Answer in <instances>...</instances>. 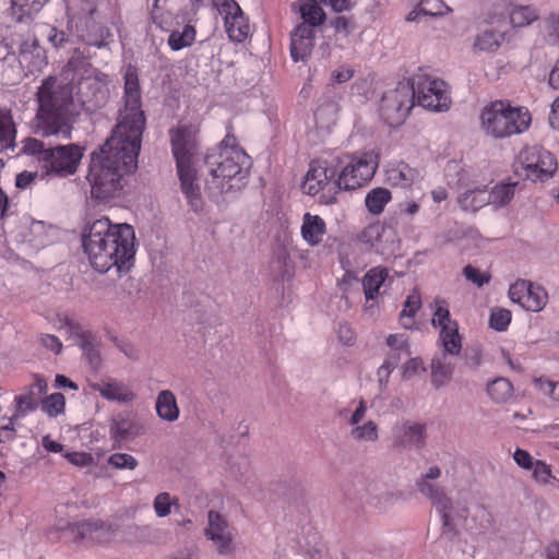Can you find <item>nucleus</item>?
Instances as JSON below:
<instances>
[{"label":"nucleus","mask_w":559,"mask_h":559,"mask_svg":"<svg viewBox=\"0 0 559 559\" xmlns=\"http://www.w3.org/2000/svg\"><path fill=\"white\" fill-rule=\"evenodd\" d=\"M316 32L309 25L298 24L290 35V57L295 62L306 61L314 47Z\"/></svg>","instance_id":"20"},{"label":"nucleus","mask_w":559,"mask_h":559,"mask_svg":"<svg viewBox=\"0 0 559 559\" xmlns=\"http://www.w3.org/2000/svg\"><path fill=\"white\" fill-rule=\"evenodd\" d=\"M531 120V114L526 108L513 107L503 100L491 102L480 114L483 129L496 139L524 132L528 129Z\"/></svg>","instance_id":"8"},{"label":"nucleus","mask_w":559,"mask_h":559,"mask_svg":"<svg viewBox=\"0 0 559 559\" xmlns=\"http://www.w3.org/2000/svg\"><path fill=\"white\" fill-rule=\"evenodd\" d=\"M419 11L426 15H441L445 8L442 0H420L418 4Z\"/></svg>","instance_id":"52"},{"label":"nucleus","mask_w":559,"mask_h":559,"mask_svg":"<svg viewBox=\"0 0 559 559\" xmlns=\"http://www.w3.org/2000/svg\"><path fill=\"white\" fill-rule=\"evenodd\" d=\"M174 503L168 492L158 493L154 499V510L157 516L164 518L170 513L171 504Z\"/></svg>","instance_id":"49"},{"label":"nucleus","mask_w":559,"mask_h":559,"mask_svg":"<svg viewBox=\"0 0 559 559\" xmlns=\"http://www.w3.org/2000/svg\"><path fill=\"white\" fill-rule=\"evenodd\" d=\"M69 530L75 534L74 540L84 546L107 543L114 535L112 526L99 520H85L69 525Z\"/></svg>","instance_id":"18"},{"label":"nucleus","mask_w":559,"mask_h":559,"mask_svg":"<svg viewBox=\"0 0 559 559\" xmlns=\"http://www.w3.org/2000/svg\"><path fill=\"white\" fill-rule=\"evenodd\" d=\"M411 92L414 100L430 111H447L452 104L449 85L423 69L413 75Z\"/></svg>","instance_id":"9"},{"label":"nucleus","mask_w":559,"mask_h":559,"mask_svg":"<svg viewBox=\"0 0 559 559\" xmlns=\"http://www.w3.org/2000/svg\"><path fill=\"white\" fill-rule=\"evenodd\" d=\"M516 171L520 168L524 176L532 181H545L550 178L557 169L555 156L540 146L524 147L518 155Z\"/></svg>","instance_id":"10"},{"label":"nucleus","mask_w":559,"mask_h":559,"mask_svg":"<svg viewBox=\"0 0 559 559\" xmlns=\"http://www.w3.org/2000/svg\"><path fill=\"white\" fill-rule=\"evenodd\" d=\"M330 183L335 186V170L332 159H313L301 185L302 191L308 195H317Z\"/></svg>","instance_id":"17"},{"label":"nucleus","mask_w":559,"mask_h":559,"mask_svg":"<svg viewBox=\"0 0 559 559\" xmlns=\"http://www.w3.org/2000/svg\"><path fill=\"white\" fill-rule=\"evenodd\" d=\"M490 197L486 189H475L460 195L459 203L465 211L476 212L489 204Z\"/></svg>","instance_id":"34"},{"label":"nucleus","mask_w":559,"mask_h":559,"mask_svg":"<svg viewBox=\"0 0 559 559\" xmlns=\"http://www.w3.org/2000/svg\"><path fill=\"white\" fill-rule=\"evenodd\" d=\"M108 464L117 469L133 471L138 466V460L128 453H114L108 457Z\"/></svg>","instance_id":"45"},{"label":"nucleus","mask_w":559,"mask_h":559,"mask_svg":"<svg viewBox=\"0 0 559 559\" xmlns=\"http://www.w3.org/2000/svg\"><path fill=\"white\" fill-rule=\"evenodd\" d=\"M421 307L420 295L417 292L409 294L404 302L400 314L401 323L404 328H411L414 323V317Z\"/></svg>","instance_id":"37"},{"label":"nucleus","mask_w":559,"mask_h":559,"mask_svg":"<svg viewBox=\"0 0 559 559\" xmlns=\"http://www.w3.org/2000/svg\"><path fill=\"white\" fill-rule=\"evenodd\" d=\"M47 38L55 48H61L68 41L66 33L55 26L47 27Z\"/></svg>","instance_id":"53"},{"label":"nucleus","mask_w":559,"mask_h":559,"mask_svg":"<svg viewBox=\"0 0 559 559\" xmlns=\"http://www.w3.org/2000/svg\"><path fill=\"white\" fill-rule=\"evenodd\" d=\"M531 469H533V478L542 485H547L555 478L550 465L544 461H535Z\"/></svg>","instance_id":"47"},{"label":"nucleus","mask_w":559,"mask_h":559,"mask_svg":"<svg viewBox=\"0 0 559 559\" xmlns=\"http://www.w3.org/2000/svg\"><path fill=\"white\" fill-rule=\"evenodd\" d=\"M332 26L337 33H344L348 35L354 29V23L350 19L346 16H336L332 21Z\"/></svg>","instance_id":"56"},{"label":"nucleus","mask_w":559,"mask_h":559,"mask_svg":"<svg viewBox=\"0 0 559 559\" xmlns=\"http://www.w3.org/2000/svg\"><path fill=\"white\" fill-rule=\"evenodd\" d=\"M56 78L49 76L38 87V127L46 136L60 135L64 139H70L72 126L70 123L68 105L64 100L60 99L56 92Z\"/></svg>","instance_id":"6"},{"label":"nucleus","mask_w":559,"mask_h":559,"mask_svg":"<svg viewBox=\"0 0 559 559\" xmlns=\"http://www.w3.org/2000/svg\"><path fill=\"white\" fill-rule=\"evenodd\" d=\"M155 409L157 416L165 420L173 423L179 418V406L175 394L170 390H163L158 393Z\"/></svg>","instance_id":"27"},{"label":"nucleus","mask_w":559,"mask_h":559,"mask_svg":"<svg viewBox=\"0 0 559 559\" xmlns=\"http://www.w3.org/2000/svg\"><path fill=\"white\" fill-rule=\"evenodd\" d=\"M23 153L34 156L47 175L58 177L73 175L83 156L82 150L76 144L45 147L43 141L27 138L23 141Z\"/></svg>","instance_id":"7"},{"label":"nucleus","mask_w":559,"mask_h":559,"mask_svg":"<svg viewBox=\"0 0 559 559\" xmlns=\"http://www.w3.org/2000/svg\"><path fill=\"white\" fill-rule=\"evenodd\" d=\"M226 134L205 156L210 173L206 188L214 194H227L246 187L252 166L251 157L239 145L233 121L226 123Z\"/></svg>","instance_id":"3"},{"label":"nucleus","mask_w":559,"mask_h":559,"mask_svg":"<svg viewBox=\"0 0 559 559\" xmlns=\"http://www.w3.org/2000/svg\"><path fill=\"white\" fill-rule=\"evenodd\" d=\"M354 75V71L350 68H341L332 72L331 79L335 83H345L349 81Z\"/></svg>","instance_id":"60"},{"label":"nucleus","mask_w":559,"mask_h":559,"mask_svg":"<svg viewBox=\"0 0 559 559\" xmlns=\"http://www.w3.org/2000/svg\"><path fill=\"white\" fill-rule=\"evenodd\" d=\"M335 170V187L355 191L372 180L379 167L380 154L374 150L341 153L331 158Z\"/></svg>","instance_id":"5"},{"label":"nucleus","mask_w":559,"mask_h":559,"mask_svg":"<svg viewBox=\"0 0 559 559\" xmlns=\"http://www.w3.org/2000/svg\"><path fill=\"white\" fill-rule=\"evenodd\" d=\"M385 179L392 187L407 189L421 179V171L404 160H392L386 166Z\"/></svg>","instance_id":"21"},{"label":"nucleus","mask_w":559,"mask_h":559,"mask_svg":"<svg viewBox=\"0 0 559 559\" xmlns=\"http://www.w3.org/2000/svg\"><path fill=\"white\" fill-rule=\"evenodd\" d=\"M112 34L109 28L100 23L91 22L87 24L86 33L82 35L87 46L97 48L106 47L111 40Z\"/></svg>","instance_id":"30"},{"label":"nucleus","mask_w":559,"mask_h":559,"mask_svg":"<svg viewBox=\"0 0 559 559\" xmlns=\"http://www.w3.org/2000/svg\"><path fill=\"white\" fill-rule=\"evenodd\" d=\"M207 520L206 537L215 544L219 554L230 552L234 534L226 519L221 513L211 510Z\"/></svg>","instance_id":"19"},{"label":"nucleus","mask_w":559,"mask_h":559,"mask_svg":"<svg viewBox=\"0 0 559 559\" xmlns=\"http://www.w3.org/2000/svg\"><path fill=\"white\" fill-rule=\"evenodd\" d=\"M316 0H298V11L304 22L301 24L309 25L311 28L320 26L324 23L326 15Z\"/></svg>","instance_id":"29"},{"label":"nucleus","mask_w":559,"mask_h":559,"mask_svg":"<svg viewBox=\"0 0 559 559\" xmlns=\"http://www.w3.org/2000/svg\"><path fill=\"white\" fill-rule=\"evenodd\" d=\"M426 426L419 423L404 421L395 426L394 440L403 448H420L425 443Z\"/></svg>","instance_id":"22"},{"label":"nucleus","mask_w":559,"mask_h":559,"mask_svg":"<svg viewBox=\"0 0 559 559\" xmlns=\"http://www.w3.org/2000/svg\"><path fill=\"white\" fill-rule=\"evenodd\" d=\"M516 183H501L496 186L491 191H488L490 197L489 204L496 206L506 205L511 201L514 195Z\"/></svg>","instance_id":"39"},{"label":"nucleus","mask_w":559,"mask_h":559,"mask_svg":"<svg viewBox=\"0 0 559 559\" xmlns=\"http://www.w3.org/2000/svg\"><path fill=\"white\" fill-rule=\"evenodd\" d=\"M487 393L496 403H504L513 395V385L506 378H498L487 386Z\"/></svg>","instance_id":"36"},{"label":"nucleus","mask_w":559,"mask_h":559,"mask_svg":"<svg viewBox=\"0 0 559 559\" xmlns=\"http://www.w3.org/2000/svg\"><path fill=\"white\" fill-rule=\"evenodd\" d=\"M350 435L353 439L358 441H376L378 439V426L374 421L369 420L353 428Z\"/></svg>","instance_id":"43"},{"label":"nucleus","mask_w":559,"mask_h":559,"mask_svg":"<svg viewBox=\"0 0 559 559\" xmlns=\"http://www.w3.org/2000/svg\"><path fill=\"white\" fill-rule=\"evenodd\" d=\"M66 408V399L61 393H52L41 401V409L49 417H57Z\"/></svg>","instance_id":"40"},{"label":"nucleus","mask_w":559,"mask_h":559,"mask_svg":"<svg viewBox=\"0 0 559 559\" xmlns=\"http://www.w3.org/2000/svg\"><path fill=\"white\" fill-rule=\"evenodd\" d=\"M16 421H11V417L9 418V424L0 426V443L12 442L16 438Z\"/></svg>","instance_id":"55"},{"label":"nucleus","mask_w":559,"mask_h":559,"mask_svg":"<svg viewBox=\"0 0 559 559\" xmlns=\"http://www.w3.org/2000/svg\"><path fill=\"white\" fill-rule=\"evenodd\" d=\"M533 383L537 390L547 394L552 401L559 402V381L554 382L545 377L535 378Z\"/></svg>","instance_id":"46"},{"label":"nucleus","mask_w":559,"mask_h":559,"mask_svg":"<svg viewBox=\"0 0 559 559\" xmlns=\"http://www.w3.org/2000/svg\"><path fill=\"white\" fill-rule=\"evenodd\" d=\"M14 406L11 421H17L24 418L27 414L35 412L38 408V400L33 389L24 394L15 395Z\"/></svg>","instance_id":"33"},{"label":"nucleus","mask_w":559,"mask_h":559,"mask_svg":"<svg viewBox=\"0 0 559 559\" xmlns=\"http://www.w3.org/2000/svg\"><path fill=\"white\" fill-rule=\"evenodd\" d=\"M185 9L186 0H154L152 23L163 32L181 26L187 17Z\"/></svg>","instance_id":"16"},{"label":"nucleus","mask_w":559,"mask_h":559,"mask_svg":"<svg viewBox=\"0 0 559 559\" xmlns=\"http://www.w3.org/2000/svg\"><path fill=\"white\" fill-rule=\"evenodd\" d=\"M41 444L47 452L60 453L63 451V445L52 440L49 436L43 437Z\"/></svg>","instance_id":"62"},{"label":"nucleus","mask_w":559,"mask_h":559,"mask_svg":"<svg viewBox=\"0 0 559 559\" xmlns=\"http://www.w3.org/2000/svg\"><path fill=\"white\" fill-rule=\"evenodd\" d=\"M86 66H90L87 60L83 57L79 49L74 50L73 56L69 59L64 67V72L72 73V80L80 74L81 69L84 70Z\"/></svg>","instance_id":"48"},{"label":"nucleus","mask_w":559,"mask_h":559,"mask_svg":"<svg viewBox=\"0 0 559 559\" xmlns=\"http://www.w3.org/2000/svg\"><path fill=\"white\" fill-rule=\"evenodd\" d=\"M463 274L467 281L474 283L478 287H481L490 282V274L483 273L472 265H466L463 269Z\"/></svg>","instance_id":"50"},{"label":"nucleus","mask_w":559,"mask_h":559,"mask_svg":"<svg viewBox=\"0 0 559 559\" xmlns=\"http://www.w3.org/2000/svg\"><path fill=\"white\" fill-rule=\"evenodd\" d=\"M213 7L224 21L225 31L231 41L242 43L250 34L249 19L235 0H212Z\"/></svg>","instance_id":"13"},{"label":"nucleus","mask_w":559,"mask_h":559,"mask_svg":"<svg viewBox=\"0 0 559 559\" xmlns=\"http://www.w3.org/2000/svg\"><path fill=\"white\" fill-rule=\"evenodd\" d=\"M436 310L432 324L440 328V340L444 350L457 355L462 349V341L459 334V325L450 316L448 302L444 299H436Z\"/></svg>","instance_id":"14"},{"label":"nucleus","mask_w":559,"mask_h":559,"mask_svg":"<svg viewBox=\"0 0 559 559\" xmlns=\"http://www.w3.org/2000/svg\"><path fill=\"white\" fill-rule=\"evenodd\" d=\"M549 123L554 129L559 130V96L552 103Z\"/></svg>","instance_id":"64"},{"label":"nucleus","mask_w":559,"mask_h":559,"mask_svg":"<svg viewBox=\"0 0 559 559\" xmlns=\"http://www.w3.org/2000/svg\"><path fill=\"white\" fill-rule=\"evenodd\" d=\"M432 383L436 388L443 385L452 374V368L445 365L439 358H433L431 362Z\"/></svg>","instance_id":"42"},{"label":"nucleus","mask_w":559,"mask_h":559,"mask_svg":"<svg viewBox=\"0 0 559 559\" xmlns=\"http://www.w3.org/2000/svg\"><path fill=\"white\" fill-rule=\"evenodd\" d=\"M502 40V36L492 31H486L479 34L475 40L474 47L479 51H493Z\"/></svg>","instance_id":"41"},{"label":"nucleus","mask_w":559,"mask_h":559,"mask_svg":"<svg viewBox=\"0 0 559 559\" xmlns=\"http://www.w3.org/2000/svg\"><path fill=\"white\" fill-rule=\"evenodd\" d=\"M513 459L516 462V464L524 469H531L533 467V464L535 463V461H533L532 455L526 450L522 449H516Z\"/></svg>","instance_id":"57"},{"label":"nucleus","mask_w":559,"mask_h":559,"mask_svg":"<svg viewBox=\"0 0 559 559\" xmlns=\"http://www.w3.org/2000/svg\"><path fill=\"white\" fill-rule=\"evenodd\" d=\"M133 421L124 416H116L111 418L109 424V436L115 447H120L131 436Z\"/></svg>","instance_id":"32"},{"label":"nucleus","mask_w":559,"mask_h":559,"mask_svg":"<svg viewBox=\"0 0 559 559\" xmlns=\"http://www.w3.org/2000/svg\"><path fill=\"white\" fill-rule=\"evenodd\" d=\"M366 412H367L366 403H365V401L361 400L359 402V405L357 406V408L355 409V412L353 413V415L349 419L350 425H353V426L358 425L365 417Z\"/></svg>","instance_id":"63"},{"label":"nucleus","mask_w":559,"mask_h":559,"mask_svg":"<svg viewBox=\"0 0 559 559\" xmlns=\"http://www.w3.org/2000/svg\"><path fill=\"white\" fill-rule=\"evenodd\" d=\"M165 32L169 33L167 45L173 51H178L192 46L197 37L195 27L186 21L181 26H176L173 27V29Z\"/></svg>","instance_id":"26"},{"label":"nucleus","mask_w":559,"mask_h":559,"mask_svg":"<svg viewBox=\"0 0 559 559\" xmlns=\"http://www.w3.org/2000/svg\"><path fill=\"white\" fill-rule=\"evenodd\" d=\"M63 456L67 459L69 463L79 467L91 466L94 462L92 454L87 452H66Z\"/></svg>","instance_id":"51"},{"label":"nucleus","mask_w":559,"mask_h":559,"mask_svg":"<svg viewBox=\"0 0 559 559\" xmlns=\"http://www.w3.org/2000/svg\"><path fill=\"white\" fill-rule=\"evenodd\" d=\"M389 276L385 267L376 266L370 269L362 277V288L366 300H373L380 294V288Z\"/></svg>","instance_id":"28"},{"label":"nucleus","mask_w":559,"mask_h":559,"mask_svg":"<svg viewBox=\"0 0 559 559\" xmlns=\"http://www.w3.org/2000/svg\"><path fill=\"white\" fill-rule=\"evenodd\" d=\"M302 239L311 247L320 245L326 234V224L319 215L306 213L300 227Z\"/></svg>","instance_id":"24"},{"label":"nucleus","mask_w":559,"mask_h":559,"mask_svg":"<svg viewBox=\"0 0 559 559\" xmlns=\"http://www.w3.org/2000/svg\"><path fill=\"white\" fill-rule=\"evenodd\" d=\"M92 389L108 401L128 403L132 402L135 397V394L128 385L116 379L102 380L92 384Z\"/></svg>","instance_id":"23"},{"label":"nucleus","mask_w":559,"mask_h":559,"mask_svg":"<svg viewBox=\"0 0 559 559\" xmlns=\"http://www.w3.org/2000/svg\"><path fill=\"white\" fill-rule=\"evenodd\" d=\"M537 12L530 5L514 7L510 12V23L513 27L530 25L537 19Z\"/></svg>","instance_id":"38"},{"label":"nucleus","mask_w":559,"mask_h":559,"mask_svg":"<svg viewBox=\"0 0 559 559\" xmlns=\"http://www.w3.org/2000/svg\"><path fill=\"white\" fill-rule=\"evenodd\" d=\"M425 371L424 362L420 358H411L403 368V377L409 379L419 372Z\"/></svg>","instance_id":"54"},{"label":"nucleus","mask_w":559,"mask_h":559,"mask_svg":"<svg viewBox=\"0 0 559 559\" xmlns=\"http://www.w3.org/2000/svg\"><path fill=\"white\" fill-rule=\"evenodd\" d=\"M391 200L392 193L389 189L377 187L367 193L365 198V205L370 214L380 215Z\"/></svg>","instance_id":"31"},{"label":"nucleus","mask_w":559,"mask_h":559,"mask_svg":"<svg viewBox=\"0 0 559 559\" xmlns=\"http://www.w3.org/2000/svg\"><path fill=\"white\" fill-rule=\"evenodd\" d=\"M82 242L92 267L99 273L114 266L122 273L133 265L135 234L129 224H114L102 217L88 226Z\"/></svg>","instance_id":"2"},{"label":"nucleus","mask_w":559,"mask_h":559,"mask_svg":"<svg viewBox=\"0 0 559 559\" xmlns=\"http://www.w3.org/2000/svg\"><path fill=\"white\" fill-rule=\"evenodd\" d=\"M117 347L129 358H138V349L130 343L122 340H115Z\"/></svg>","instance_id":"61"},{"label":"nucleus","mask_w":559,"mask_h":559,"mask_svg":"<svg viewBox=\"0 0 559 559\" xmlns=\"http://www.w3.org/2000/svg\"><path fill=\"white\" fill-rule=\"evenodd\" d=\"M511 318L512 314L510 310L496 308L491 311L489 325L496 331H506L511 323Z\"/></svg>","instance_id":"44"},{"label":"nucleus","mask_w":559,"mask_h":559,"mask_svg":"<svg viewBox=\"0 0 559 559\" xmlns=\"http://www.w3.org/2000/svg\"><path fill=\"white\" fill-rule=\"evenodd\" d=\"M198 130L191 124H179L169 131L171 152L176 160L181 190L194 212L202 210L200 187L195 183L193 158L198 152Z\"/></svg>","instance_id":"4"},{"label":"nucleus","mask_w":559,"mask_h":559,"mask_svg":"<svg viewBox=\"0 0 559 559\" xmlns=\"http://www.w3.org/2000/svg\"><path fill=\"white\" fill-rule=\"evenodd\" d=\"M510 299L523 309L532 312L542 311L548 302L544 287L527 280H518L509 288Z\"/></svg>","instance_id":"15"},{"label":"nucleus","mask_w":559,"mask_h":559,"mask_svg":"<svg viewBox=\"0 0 559 559\" xmlns=\"http://www.w3.org/2000/svg\"><path fill=\"white\" fill-rule=\"evenodd\" d=\"M440 475V468L438 466H432L417 480L416 486L424 496L431 500V503L438 510L442 521L443 533H452L455 535L456 531L451 519L452 500L442 487L429 481L431 479L439 478Z\"/></svg>","instance_id":"11"},{"label":"nucleus","mask_w":559,"mask_h":559,"mask_svg":"<svg viewBox=\"0 0 559 559\" xmlns=\"http://www.w3.org/2000/svg\"><path fill=\"white\" fill-rule=\"evenodd\" d=\"M123 100L124 106L111 136L92 153L86 177L92 198L103 202L118 197L122 189V177L138 168L145 116L141 108L139 78L133 69H128L124 75Z\"/></svg>","instance_id":"1"},{"label":"nucleus","mask_w":559,"mask_h":559,"mask_svg":"<svg viewBox=\"0 0 559 559\" xmlns=\"http://www.w3.org/2000/svg\"><path fill=\"white\" fill-rule=\"evenodd\" d=\"M67 326L71 334L78 338L79 345L83 349L84 354L87 356L90 362H98L99 352L97 349V340L95 334H93L91 331H85L74 320H68Z\"/></svg>","instance_id":"25"},{"label":"nucleus","mask_w":559,"mask_h":559,"mask_svg":"<svg viewBox=\"0 0 559 559\" xmlns=\"http://www.w3.org/2000/svg\"><path fill=\"white\" fill-rule=\"evenodd\" d=\"M16 129L10 111L0 109V145L3 148L14 147Z\"/></svg>","instance_id":"35"},{"label":"nucleus","mask_w":559,"mask_h":559,"mask_svg":"<svg viewBox=\"0 0 559 559\" xmlns=\"http://www.w3.org/2000/svg\"><path fill=\"white\" fill-rule=\"evenodd\" d=\"M415 105L411 86L400 83L396 88L385 93L381 99L380 111L383 119L390 124H399L405 120Z\"/></svg>","instance_id":"12"},{"label":"nucleus","mask_w":559,"mask_h":559,"mask_svg":"<svg viewBox=\"0 0 559 559\" xmlns=\"http://www.w3.org/2000/svg\"><path fill=\"white\" fill-rule=\"evenodd\" d=\"M41 344L52 350L53 353L56 354H59L62 349V344L60 342V340L55 336V335H51V334H46L41 337Z\"/></svg>","instance_id":"59"},{"label":"nucleus","mask_w":559,"mask_h":559,"mask_svg":"<svg viewBox=\"0 0 559 559\" xmlns=\"http://www.w3.org/2000/svg\"><path fill=\"white\" fill-rule=\"evenodd\" d=\"M36 178L37 171L24 170L16 176L15 186L19 189H26L34 182Z\"/></svg>","instance_id":"58"}]
</instances>
